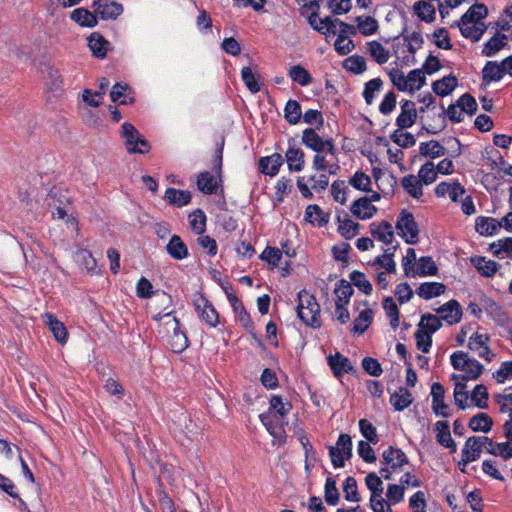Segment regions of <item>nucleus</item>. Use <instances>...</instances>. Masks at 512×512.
Masks as SVG:
<instances>
[{
	"instance_id": "obj_59",
	"label": "nucleus",
	"mask_w": 512,
	"mask_h": 512,
	"mask_svg": "<svg viewBox=\"0 0 512 512\" xmlns=\"http://www.w3.org/2000/svg\"><path fill=\"white\" fill-rule=\"evenodd\" d=\"M423 185L432 184L437 178V171L433 162H426L423 164L417 175Z\"/></svg>"
},
{
	"instance_id": "obj_64",
	"label": "nucleus",
	"mask_w": 512,
	"mask_h": 512,
	"mask_svg": "<svg viewBox=\"0 0 512 512\" xmlns=\"http://www.w3.org/2000/svg\"><path fill=\"white\" fill-rule=\"evenodd\" d=\"M350 280L354 286L366 295H370L372 292V284L367 279L366 275L359 271H353L350 274Z\"/></svg>"
},
{
	"instance_id": "obj_15",
	"label": "nucleus",
	"mask_w": 512,
	"mask_h": 512,
	"mask_svg": "<svg viewBox=\"0 0 512 512\" xmlns=\"http://www.w3.org/2000/svg\"><path fill=\"white\" fill-rule=\"evenodd\" d=\"M440 321H445L448 325L460 322L462 318V309L456 300H450L436 309Z\"/></svg>"
},
{
	"instance_id": "obj_35",
	"label": "nucleus",
	"mask_w": 512,
	"mask_h": 512,
	"mask_svg": "<svg viewBox=\"0 0 512 512\" xmlns=\"http://www.w3.org/2000/svg\"><path fill=\"white\" fill-rule=\"evenodd\" d=\"M435 431L437 441L444 447L451 448L452 451L456 450V444L451 437L448 422L437 421L435 423Z\"/></svg>"
},
{
	"instance_id": "obj_57",
	"label": "nucleus",
	"mask_w": 512,
	"mask_h": 512,
	"mask_svg": "<svg viewBox=\"0 0 512 512\" xmlns=\"http://www.w3.org/2000/svg\"><path fill=\"white\" fill-rule=\"evenodd\" d=\"M405 495V488L400 484H389L386 490L385 502L391 508L403 501Z\"/></svg>"
},
{
	"instance_id": "obj_3",
	"label": "nucleus",
	"mask_w": 512,
	"mask_h": 512,
	"mask_svg": "<svg viewBox=\"0 0 512 512\" xmlns=\"http://www.w3.org/2000/svg\"><path fill=\"white\" fill-rule=\"evenodd\" d=\"M450 360L455 370L465 372L464 380H475L482 374L483 365L476 359L469 358L468 354L463 351L454 352Z\"/></svg>"
},
{
	"instance_id": "obj_1",
	"label": "nucleus",
	"mask_w": 512,
	"mask_h": 512,
	"mask_svg": "<svg viewBox=\"0 0 512 512\" xmlns=\"http://www.w3.org/2000/svg\"><path fill=\"white\" fill-rule=\"evenodd\" d=\"M297 314L308 326L316 328L321 325L320 305L314 295L306 290H302L298 293Z\"/></svg>"
},
{
	"instance_id": "obj_29",
	"label": "nucleus",
	"mask_w": 512,
	"mask_h": 512,
	"mask_svg": "<svg viewBox=\"0 0 512 512\" xmlns=\"http://www.w3.org/2000/svg\"><path fill=\"white\" fill-rule=\"evenodd\" d=\"M483 80L485 82H498L505 75L504 61H488L482 70Z\"/></svg>"
},
{
	"instance_id": "obj_40",
	"label": "nucleus",
	"mask_w": 512,
	"mask_h": 512,
	"mask_svg": "<svg viewBox=\"0 0 512 512\" xmlns=\"http://www.w3.org/2000/svg\"><path fill=\"white\" fill-rule=\"evenodd\" d=\"M197 186L204 194H213L218 187V180L213 174L205 171L198 175Z\"/></svg>"
},
{
	"instance_id": "obj_43",
	"label": "nucleus",
	"mask_w": 512,
	"mask_h": 512,
	"mask_svg": "<svg viewBox=\"0 0 512 512\" xmlns=\"http://www.w3.org/2000/svg\"><path fill=\"white\" fill-rule=\"evenodd\" d=\"M507 37L504 34H495L483 47L482 54L486 57H492L506 45Z\"/></svg>"
},
{
	"instance_id": "obj_49",
	"label": "nucleus",
	"mask_w": 512,
	"mask_h": 512,
	"mask_svg": "<svg viewBox=\"0 0 512 512\" xmlns=\"http://www.w3.org/2000/svg\"><path fill=\"white\" fill-rule=\"evenodd\" d=\"M437 273V266L434 260L431 257L424 256L421 257L417 264L416 269L414 270L412 276H433Z\"/></svg>"
},
{
	"instance_id": "obj_11",
	"label": "nucleus",
	"mask_w": 512,
	"mask_h": 512,
	"mask_svg": "<svg viewBox=\"0 0 512 512\" xmlns=\"http://www.w3.org/2000/svg\"><path fill=\"white\" fill-rule=\"evenodd\" d=\"M194 306L198 315L211 327L219 323V315L213 305L203 296L194 300Z\"/></svg>"
},
{
	"instance_id": "obj_17",
	"label": "nucleus",
	"mask_w": 512,
	"mask_h": 512,
	"mask_svg": "<svg viewBox=\"0 0 512 512\" xmlns=\"http://www.w3.org/2000/svg\"><path fill=\"white\" fill-rule=\"evenodd\" d=\"M351 213L360 220L372 218L378 211L367 197H361L351 205Z\"/></svg>"
},
{
	"instance_id": "obj_58",
	"label": "nucleus",
	"mask_w": 512,
	"mask_h": 512,
	"mask_svg": "<svg viewBox=\"0 0 512 512\" xmlns=\"http://www.w3.org/2000/svg\"><path fill=\"white\" fill-rule=\"evenodd\" d=\"M373 311L365 309L361 311L358 317L354 320L353 331L358 334L364 333L372 322Z\"/></svg>"
},
{
	"instance_id": "obj_19",
	"label": "nucleus",
	"mask_w": 512,
	"mask_h": 512,
	"mask_svg": "<svg viewBox=\"0 0 512 512\" xmlns=\"http://www.w3.org/2000/svg\"><path fill=\"white\" fill-rule=\"evenodd\" d=\"M227 298H228L230 305L233 308V311L236 315L237 320L240 322V324L245 329L251 330L253 328V322L250 318V315L244 308L242 302L232 292H227Z\"/></svg>"
},
{
	"instance_id": "obj_16",
	"label": "nucleus",
	"mask_w": 512,
	"mask_h": 512,
	"mask_svg": "<svg viewBox=\"0 0 512 512\" xmlns=\"http://www.w3.org/2000/svg\"><path fill=\"white\" fill-rule=\"evenodd\" d=\"M370 233L374 239L386 245L392 244L394 240L393 226L387 221L372 222Z\"/></svg>"
},
{
	"instance_id": "obj_56",
	"label": "nucleus",
	"mask_w": 512,
	"mask_h": 512,
	"mask_svg": "<svg viewBox=\"0 0 512 512\" xmlns=\"http://www.w3.org/2000/svg\"><path fill=\"white\" fill-rule=\"evenodd\" d=\"M441 325L442 323L437 315L424 314L421 316L417 328L432 335L441 327Z\"/></svg>"
},
{
	"instance_id": "obj_61",
	"label": "nucleus",
	"mask_w": 512,
	"mask_h": 512,
	"mask_svg": "<svg viewBox=\"0 0 512 512\" xmlns=\"http://www.w3.org/2000/svg\"><path fill=\"white\" fill-rule=\"evenodd\" d=\"M344 497L349 502H360L357 481L354 477H347L343 485Z\"/></svg>"
},
{
	"instance_id": "obj_34",
	"label": "nucleus",
	"mask_w": 512,
	"mask_h": 512,
	"mask_svg": "<svg viewBox=\"0 0 512 512\" xmlns=\"http://www.w3.org/2000/svg\"><path fill=\"white\" fill-rule=\"evenodd\" d=\"M446 290L444 284L439 282H425L417 288V295L425 300H429L442 295Z\"/></svg>"
},
{
	"instance_id": "obj_39",
	"label": "nucleus",
	"mask_w": 512,
	"mask_h": 512,
	"mask_svg": "<svg viewBox=\"0 0 512 512\" xmlns=\"http://www.w3.org/2000/svg\"><path fill=\"white\" fill-rule=\"evenodd\" d=\"M153 318L154 320L159 322L161 332L165 333L167 336L180 328L178 319L175 316H173L171 312H167L164 314L159 313L155 315Z\"/></svg>"
},
{
	"instance_id": "obj_46",
	"label": "nucleus",
	"mask_w": 512,
	"mask_h": 512,
	"mask_svg": "<svg viewBox=\"0 0 512 512\" xmlns=\"http://www.w3.org/2000/svg\"><path fill=\"white\" fill-rule=\"evenodd\" d=\"M71 19L81 26L95 27L97 25L96 15L84 8H77L71 13Z\"/></svg>"
},
{
	"instance_id": "obj_5",
	"label": "nucleus",
	"mask_w": 512,
	"mask_h": 512,
	"mask_svg": "<svg viewBox=\"0 0 512 512\" xmlns=\"http://www.w3.org/2000/svg\"><path fill=\"white\" fill-rule=\"evenodd\" d=\"M329 456L335 468L345 466V460L352 457V440L348 434H341L335 446L329 447Z\"/></svg>"
},
{
	"instance_id": "obj_60",
	"label": "nucleus",
	"mask_w": 512,
	"mask_h": 512,
	"mask_svg": "<svg viewBox=\"0 0 512 512\" xmlns=\"http://www.w3.org/2000/svg\"><path fill=\"white\" fill-rule=\"evenodd\" d=\"M407 81V91L414 92L416 90L421 89V87L425 84V76L421 70L415 69L410 71L406 75Z\"/></svg>"
},
{
	"instance_id": "obj_24",
	"label": "nucleus",
	"mask_w": 512,
	"mask_h": 512,
	"mask_svg": "<svg viewBox=\"0 0 512 512\" xmlns=\"http://www.w3.org/2000/svg\"><path fill=\"white\" fill-rule=\"evenodd\" d=\"M502 227V223L491 217L479 216L475 220V230L483 236H492Z\"/></svg>"
},
{
	"instance_id": "obj_20",
	"label": "nucleus",
	"mask_w": 512,
	"mask_h": 512,
	"mask_svg": "<svg viewBox=\"0 0 512 512\" xmlns=\"http://www.w3.org/2000/svg\"><path fill=\"white\" fill-rule=\"evenodd\" d=\"M42 318L43 322L48 326L49 330L52 332L54 338L61 344L66 343L68 333L64 324L49 312L43 314Z\"/></svg>"
},
{
	"instance_id": "obj_9",
	"label": "nucleus",
	"mask_w": 512,
	"mask_h": 512,
	"mask_svg": "<svg viewBox=\"0 0 512 512\" xmlns=\"http://www.w3.org/2000/svg\"><path fill=\"white\" fill-rule=\"evenodd\" d=\"M95 14L103 20H115L123 13L122 4L109 0H94Z\"/></svg>"
},
{
	"instance_id": "obj_48",
	"label": "nucleus",
	"mask_w": 512,
	"mask_h": 512,
	"mask_svg": "<svg viewBox=\"0 0 512 512\" xmlns=\"http://www.w3.org/2000/svg\"><path fill=\"white\" fill-rule=\"evenodd\" d=\"M338 231L346 239H351L358 234L359 224L351 220L347 215L344 218L338 216Z\"/></svg>"
},
{
	"instance_id": "obj_6",
	"label": "nucleus",
	"mask_w": 512,
	"mask_h": 512,
	"mask_svg": "<svg viewBox=\"0 0 512 512\" xmlns=\"http://www.w3.org/2000/svg\"><path fill=\"white\" fill-rule=\"evenodd\" d=\"M336 154L337 149L335 146L332 152L323 150L321 152L315 153L312 160L313 170L316 172L327 171L329 175H337L340 171V165Z\"/></svg>"
},
{
	"instance_id": "obj_26",
	"label": "nucleus",
	"mask_w": 512,
	"mask_h": 512,
	"mask_svg": "<svg viewBox=\"0 0 512 512\" xmlns=\"http://www.w3.org/2000/svg\"><path fill=\"white\" fill-rule=\"evenodd\" d=\"M383 459L386 465L390 466L393 471H397L408 462L405 453L393 447H389L383 452Z\"/></svg>"
},
{
	"instance_id": "obj_54",
	"label": "nucleus",
	"mask_w": 512,
	"mask_h": 512,
	"mask_svg": "<svg viewBox=\"0 0 512 512\" xmlns=\"http://www.w3.org/2000/svg\"><path fill=\"white\" fill-rule=\"evenodd\" d=\"M289 77L300 86H308L312 83V77L308 70L301 65H294L289 69Z\"/></svg>"
},
{
	"instance_id": "obj_23",
	"label": "nucleus",
	"mask_w": 512,
	"mask_h": 512,
	"mask_svg": "<svg viewBox=\"0 0 512 512\" xmlns=\"http://www.w3.org/2000/svg\"><path fill=\"white\" fill-rule=\"evenodd\" d=\"M88 46L93 56L105 58L110 48V43L98 32H93L88 37Z\"/></svg>"
},
{
	"instance_id": "obj_31",
	"label": "nucleus",
	"mask_w": 512,
	"mask_h": 512,
	"mask_svg": "<svg viewBox=\"0 0 512 512\" xmlns=\"http://www.w3.org/2000/svg\"><path fill=\"white\" fill-rule=\"evenodd\" d=\"M401 185L413 199H420L423 196V184L416 175L404 176L401 179Z\"/></svg>"
},
{
	"instance_id": "obj_10",
	"label": "nucleus",
	"mask_w": 512,
	"mask_h": 512,
	"mask_svg": "<svg viewBox=\"0 0 512 512\" xmlns=\"http://www.w3.org/2000/svg\"><path fill=\"white\" fill-rule=\"evenodd\" d=\"M488 340L489 337L486 334L475 332L469 337L468 348L476 352L479 357L491 362L495 358V353L488 347Z\"/></svg>"
},
{
	"instance_id": "obj_4",
	"label": "nucleus",
	"mask_w": 512,
	"mask_h": 512,
	"mask_svg": "<svg viewBox=\"0 0 512 512\" xmlns=\"http://www.w3.org/2000/svg\"><path fill=\"white\" fill-rule=\"evenodd\" d=\"M121 136L124 138V144L129 153L144 154L150 149L146 139L128 122L121 127Z\"/></svg>"
},
{
	"instance_id": "obj_50",
	"label": "nucleus",
	"mask_w": 512,
	"mask_h": 512,
	"mask_svg": "<svg viewBox=\"0 0 512 512\" xmlns=\"http://www.w3.org/2000/svg\"><path fill=\"white\" fill-rule=\"evenodd\" d=\"M357 29L364 36H370L377 32L378 21L371 16H358L356 18Z\"/></svg>"
},
{
	"instance_id": "obj_63",
	"label": "nucleus",
	"mask_w": 512,
	"mask_h": 512,
	"mask_svg": "<svg viewBox=\"0 0 512 512\" xmlns=\"http://www.w3.org/2000/svg\"><path fill=\"white\" fill-rule=\"evenodd\" d=\"M284 112H285V119L290 124L295 125L300 121L302 111H301L300 104L296 100H289L286 103Z\"/></svg>"
},
{
	"instance_id": "obj_37",
	"label": "nucleus",
	"mask_w": 512,
	"mask_h": 512,
	"mask_svg": "<svg viewBox=\"0 0 512 512\" xmlns=\"http://www.w3.org/2000/svg\"><path fill=\"white\" fill-rule=\"evenodd\" d=\"M168 254L177 260H182L188 256V249L185 243L177 235H173L167 244Z\"/></svg>"
},
{
	"instance_id": "obj_44",
	"label": "nucleus",
	"mask_w": 512,
	"mask_h": 512,
	"mask_svg": "<svg viewBox=\"0 0 512 512\" xmlns=\"http://www.w3.org/2000/svg\"><path fill=\"white\" fill-rule=\"evenodd\" d=\"M305 220L311 224L323 226L328 222V215L317 204H311L306 207Z\"/></svg>"
},
{
	"instance_id": "obj_25",
	"label": "nucleus",
	"mask_w": 512,
	"mask_h": 512,
	"mask_svg": "<svg viewBox=\"0 0 512 512\" xmlns=\"http://www.w3.org/2000/svg\"><path fill=\"white\" fill-rule=\"evenodd\" d=\"M327 361L336 377L353 371V366L349 359L338 352L334 355H329Z\"/></svg>"
},
{
	"instance_id": "obj_21",
	"label": "nucleus",
	"mask_w": 512,
	"mask_h": 512,
	"mask_svg": "<svg viewBox=\"0 0 512 512\" xmlns=\"http://www.w3.org/2000/svg\"><path fill=\"white\" fill-rule=\"evenodd\" d=\"M482 450L480 437H469L462 449L463 464L467 465L470 462L476 461L480 457Z\"/></svg>"
},
{
	"instance_id": "obj_41",
	"label": "nucleus",
	"mask_w": 512,
	"mask_h": 512,
	"mask_svg": "<svg viewBox=\"0 0 512 512\" xmlns=\"http://www.w3.org/2000/svg\"><path fill=\"white\" fill-rule=\"evenodd\" d=\"M334 294L336 297L335 305L346 306L349 304L350 298L353 295V289L349 282L340 280L335 286Z\"/></svg>"
},
{
	"instance_id": "obj_30",
	"label": "nucleus",
	"mask_w": 512,
	"mask_h": 512,
	"mask_svg": "<svg viewBox=\"0 0 512 512\" xmlns=\"http://www.w3.org/2000/svg\"><path fill=\"white\" fill-rule=\"evenodd\" d=\"M471 264L477 269V271L484 277H492L498 271V264L490 259H486L482 256H474L470 259Z\"/></svg>"
},
{
	"instance_id": "obj_18",
	"label": "nucleus",
	"mask_w": 512,
	"mask_h": 512,
	"mask_svg": "<svg viewBox=\"0 0 512 512\" xmlns=\"http://www.w3.org/2000/svg\"><path fill=\"white\" fill-rule=\"evenodd\" d=\"M457 26L465 38H469L473 41L480 40L486 30L484 22H471V20L465 21L460 19L457 23Z\"/></svg>"
},
{
	"instance_id": "obj_47",
	"label": "nucleus",
	"mask_w": 512,
	"mask_h": 512,
	"mask_svg": "<svg viewBox=\"0 0 512 512\" xmlns=\"http://www.w3.org/2000/svg\"><path fill=\"white\" fill-rule=\"evenodd\" d=\"M382 87L383 81L381 78H374L365 83L362 95L367 105L373 104L376 96L382 90Z\"/></svg>"
},
{
	"instance_id": "obj_27",
	"label": "nucleus",
	"mask_w": 512,
	"mask_h": 512,
	"mask_svg": "<svg viewBox=\"0 0 512 512\" xmlns=\"http://www.w3.org/2000/svg\"><path fill=\"white\" fill-rule=\"evenodd\" d=\"M284 162V159L281 154L274 153L270 156L263 157L259 161L260 170L262 173L269 175V176H275L278 172L280 167L282 166Z\"/></svg>"
},
{
	"instance_id": "obj_52",
	"label": "nucleus",
	"mask_w": 512,
	"mask_h": 512,
	"mask_svg": "<svg viewBox=\"0 0 512 512\" xmlns=\"http://www.w3.org/2000/svg\"><path fill=\"white\" fill-rule=\"evenodd\" d=\"M457 86V79L454 76L443 77L433 83V91L439 96L450 94Z\"/></svg>"
},
{
	"instance_id": "obj_7",
	"label": "nucleus",
	"mask_w": 512,
	"mask_h": 512,
	"mask_svg": "<svg viewBox=\"0 0 512 512\" xmlns=\"http://www.w3.org/2000/svg\"><path fill=\"white\" fill-rule=\"evenodd\" d=\"M396 228L398 230V234L407 243L413 244L417 242L419 233L418 225L411 213L403 211L398 218Z\"/></svg>"
},
{
	"instance_id": "obj_45",
	"label": "nucleus",
	"mask_w": 512,
	"mask_h": 512,
	"mask_svg": "<svg viewBox=\"0 0 512 512\" xmlns=\"http://www.w3.org/2000/svg\"><path fill=\"white\" fill-rule=\"evenodd\" d=\"M493 425L492 418L486 413H478L469 421V427L475 432L487 433Z\"/></svg>"
},
{
	"instance_id": "obj_13",
	"label": "nucleus",
	"mask_w": 512,
	"mask_h": 512,
	"mask_svg": "<svg viewBox=\"0 0 512 512\" xmlns=\"http://www.w3.org/2000/svg\"><path fill=\"white\" fill-rule=\"evenodd\" d=\"M397 245L387 248L382 255L377 256L371 263L370 268L373 272L385 271L388 273L396 272V263L393 259L394 251Z\"/></svg>"
},
{
	"instance_id": "obj_2",
	"label": "nucleus",
	"mask_w": 512,
	"mask_h": 512,
	"mask_svg": "<svg viewBox=\"0 0 512 512\" xmlns=\"http://www.w3.org/2000/svg\"><path fill=\"white\" fill-rule=\"evenodd\" d=\"M365 485L370 491L369 506L373 512H393L383 498V481L376 473H368L365 477Z\"/></svg>"
},
{
	"instance_id": "obj_12",
	"label": "nucleus",
	"mask_w": 512,
	"mask_h": 512,
	"mask_svg": "<svg viewBox=\"0 0 512 512\" xmlns=\"http://www.w3.org/2000/svg\"><path fill=\"white\" fill-rule=\"evenodd\" d=\"M308 22L314 30L328 37L337 33V23L339 19L329 16L320 18L316 12H312L308 17Z\"/></svg>"
},
{
	"instance_id": "obj_36",
	"label": "nucleus",
	"mask_w": 512,
	"mask_h": 512,
	"mask_svg": "<svg viewBox=\"0 0 512 512\" xmlns=\"http://www.w3.org/2000/svg\"><path fill=\"white\" fill-rule=\"evenodd\" d=\"M413 401V396L411 392L403 387H400L394 394L390 397V403L397 411H403Z\"/></svg>"
},
{
	"instance_id": "obj_33",
	"label": "nucleus",
	"mask_w": 512,
	"mask_h": 512,
	"mask_svg": "<svg viewBox=\"0 0 512 512\" xmlns=\"http://www.w3.org/2000/svg\"><path fill=\"white\" fill-rule=\"evenodd\" d=\"M374 179L378 189L381 190L384 194L393 192V189L397 183L396 177L392 173L382 170L374 171Z\"/></svg>"
},
{
	"instance_id": "obj_32",
	"label": "nucleus",
	"mask_w": 512,
	"mask_h": 512,
	"mask_svg": "<svg viewBox=\"0 0 512 512\" xmlns=\"http://www.w3.org/2000/svg\"><path fill=\"white\" fill-rule=\"evenodd\" d=\"M413 12L421 21L426 23H432L436 18L435 7L425 0L415 2Z\"/></svg>"
},
{
	"instance_id": "obj_62",
	"label": "nucleus",
	"mask_w": 512,
	"mask_h": 512,
	"mask_svg": "<svg viewBox=\"0 0 512 512\" xmlns=\"http://www.w3.org/2000/svg\"><path fill=\"white\" fill-rule=\"evenodd\" d=\"M391 139L394 143L403 148L412 147L416 143L415 137L401 128H398L392 133Z\"/></svg>"
},
{
	"instance_id": "obj_55",
	"label": "nucleus",
	"mask_w": 512,
	"mask_h": 512,
	"mask_svg": "<svg viewBox=\"0 0 512 512\" xmlns=\"http://www.w3.org/2000/svg\"><path fill=\"white\" fill-rule=\"evenodd\" d=\"M419 150L421 155L432 159L444 156L446 153V149L439 142L434 140L421 143Z\"/></svg>"
},
{
	"instance_id": "obj_14",
	"label": "nucleus",
	"mask_w": 512,
	"mask_h": 512,
	"mask_svg": "<svg viewBox=\"0 0 512 512\" xmlns=\"http://www.w3.org/2000/svg\"><path fill=\"white\" fill-rule=\"evenodd\" d=\"M417 119L415 103L410 100L402 101L400 104V113L396 118L398 128L406 129L414 125Z\"/></svg>"
},
{
	"instance_id": "obj_22",
	"label": "nucleus",
	"mask_w": 512,
	"mask_h": 512,
	"mask_svg": "<svg viewBox=\"0 0 512 512\" xmlns=\"http://www.w3.org/2000/svg\"><path fill=\"white\" fill-rule=\"evenodd\" d=\"M285 159L290 171L300 172L303 170L305 154L301 148L290 145L285 153Z\"/></svg>"
},
{
	"instance_id": "obj_53",
	"label": "nucleus",
	"mask_w": 512,
	"mask_h": 512,
	"mask_svg": "<svg viewBox=\"0 0 512 512\" xmlns=\"http://www.w3.org/2000/svg\"><path fill=\"white\" fill-rule=\"evenodd\" d=\"M383 309L386 316L390 319V325L396 329L400 324L399 310L395 300L392 297H385L383 299Z\"/></svg>"
},
{
	"instance_id": "obj_8",
	"label": "nucleus",
	"mask_w": 512,
	"mask_h": 512,
	"mask_svg": "<svg viewBox=\"0 0 512 512\" xmlns=\"http://www.w3.org/2000/svg\"><path fill=\"white\" fill-rule=\"evenodd\" d=\"M302 143L315 153L323 150L332 152L334 150L333 139H323L318 133L312 128H307L302 133Z\"/></svg>"
},
{
	"instance_id": "obj_42",
	"label": "nucleus",
	"mask_w": 512,
	"mask_h": 512,
	"mask_svg": "<svg viewBox=\"0 0 512 512\" xmlns=\"http://www.w3.org/2000/svg\"><path fill=\"white\" fill-rule=\"evenodd\" d=\"M165 199L171 205L182 207L188 204L191 200V194L186 190H178L175 188H168L165 192Z\"/></svg>"
},
{
	"instance_id": "obj_28",
	"label": "nucleus",
	"mask_w": 512,
	"mask_h": 512,
	"mask_svg": "<svg viewBox=\"0 0 512 512\" xmlns=\"http://www.w3.org/2000/svg\"><path fill=\"white\" fill-rule=\"evenodd\" d=\"M366 52L379 65L387 63L390 58L389 50L375 40L366 43Z\"/></svg>"
},
{
	"instance_id": "obj_51",
	"label": "nucleus",
	"mask_w": 512,
	"mask_h": 512,
	"mask_svg": "<svg viewBox=\"0 0 512 512\" xmlns=\"http://www.w3.org/2000/svg\"><path fill=\"white\" fill-rule=\"evenodd\" d=\"M343 67L347 71H349L353 74L359 75L366 71L367 64H366V60L363 56L352 55L344 60Z\"/></svg>"
},
{
	"instance_id": "obj_38",
	"label": "nucleus",
	"mask_w": 512,
	"mask_h": 512,
	"mask_svg": "<svg viewBox=\"0 0 512 512\" xmlns=\"http://www.w3.org/2000/svg\"><path fill=\"white\" fill-rule=\"evenodd\" d=\"M490 251L499 259L512 258V237L493 242L490 245Z\"/></svg>"
}]
</instances>
